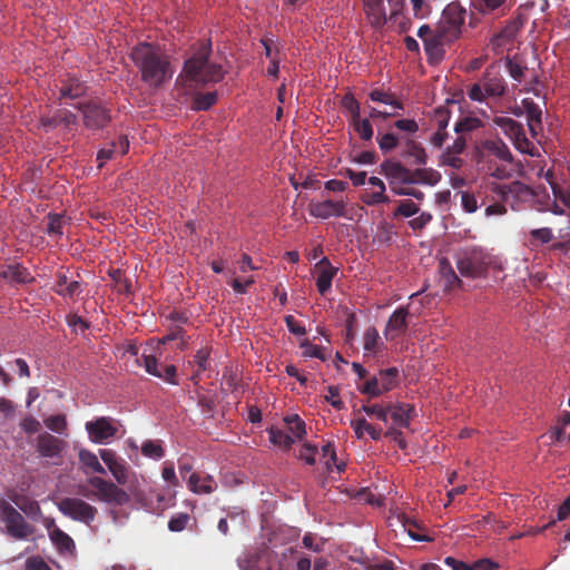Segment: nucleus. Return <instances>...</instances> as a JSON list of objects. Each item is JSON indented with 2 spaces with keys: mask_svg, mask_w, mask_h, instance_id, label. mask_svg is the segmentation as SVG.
Instances as JSON below:
<instances>
[{
  "mask_svg": "<svg viewBox=\"0 0 570 570\" xmlns=\"http://www.w3.org/2000/svg\"><path fill=\"white\" fill-rule=\"evenodd\" d=\"M364 9L372 27L382 28L386 23V12L383 0H364Z\"/></svg>",
  "mask_w": 570,
  "mask_h": 570,
  "instance_id": "obj_22",
  "label": "nucleus"
},
{
  "mask_svg": "<svg viewBox=\"0 0 570 570\" xmlns=\"http://www.w3.org/2000/svg\"><path fill=\"white\" fill-rule=\"evenodd\" d=\"M362 411L367 415H374L384 423L389 421V403L363 405Z\"/></svg>",
  "mask_w": 570,
  "mask_h": 570,
  "instance_id": "obj_43",
  "label": "nucleus"
},
{
  "mask_svg": "<svg viewBox=\"0 0 570 570\" xmlns=\"http://www.w3.org/2000/svg\"><path fill=\"white\" fill-rule=\"evenodd\" d=\"M285 323L288 331L297 336H303L306 334V328L304 325L298 323L293 315L285 316Z\"/></svg>",
  "mask_w": 570,
  "mask_h": 570,
  "instance_id": "obj_64",
  "label": "nucleus"
},
{
  "mask_svg": "<svg viewBox=\"0 0 570 570\" xmlns=\"http://www.w3.org/2000/svg\"><path fill=\"white\" fill-rule=\"evenodd\" d=\"M87 482L95 491L82 489L80 494L86 498H96L98 501L115 505H125L130 501L129 494L111 481L100 476H90Z\"/></svg>",
  "mask_w": 570,
  "mask_h": 570,
  "instance_id": "obj_5",
  "label": "nucleus"
},
{
  "mask_svg": "<svg viewBox=\"0 0 570 570\" xmlns=\"http://www.w3.org/2000/svg\"><path fill=\"white\" fill-rule=\"evenodd\" d=\"M78 456H79V461L82 466V471L86 474H89L92 472L99 473V474H106L105 468L100 464L97 455L94 452L86 450V449H81L79 451Z\"/></svg>",
  "mask_w": 570,
  "mask_h": 570,
  "instance_id": "obj_28",
  "label": "nucleus"
},
{
  "mask_svg": "<svg viewBox=\"0 0 570 570\" xmlns=\"http://www.w3.org/2000/svg\"><path fill=\"white\" fill-rule=\"evenodd\" d=\"M384 436L393 440L401 450H405L407 448V443L403 438L402 431L395 426L389 428L385 431Z\"/></svg>",
  "mask_w": 570,
  "mask_h": 570,
  "instance_id": "obj_61",
  "label": "nucleus"
},
{
  "mask_svg": "<svg viewBox=\"0 0 570 570\" xmlns=\"http://www.w3.org/2000/svg\"><path fill=\"white\" fill-rule=\"evenodd\" d=\"M417 37L423 41L428 62L432 66L439 65L445 57V48L452 43L438 37L430 26L423 24L417 30Z\"/></svg>",
  "mask_w": 570,
  "mask_h": 570,
  "instance_id": "obj_9",
  "label": "nucleus"
},
{
  "mask_svg": "<svg viewBox=\"0 0 570 570\" xmlns=\"http://www.w3.org/2000/svg\"><path fill=\"white\" fill-rule=\"evenodd\" d=\"M412 179H414V184L434 186L441 180V174L433 168H417L412 171Z\"/></svg>",
  "mask_w": 570,
  "mask_h": 570,
  "instance_id": "obj_33",
  "label": "nucleus"
},
{
  "mask_svg": "<svg viewBox=\"0 0 570 570\" xmlns=\"http://www.w3.org/2000/svg\"><path fill=\"white\" fill-rule=\"evenodd\" d=\"M130 58L141 81L151 88H160L175 73L170 56L158 45L139 42L131 49Z\"/></svg>",
  "mask_w": 570,
  "mask_h": 570,
  "instance_id": "obj_1",
  "label": "nucleus"
},
{
  "mask_svg": "<svg viewBox=\"0 0 570 570\" xmlns=\"http://www.w3.org/2000/svg\"><path fill=\"white\" fill-rule=\"evenodd\" d=\"M187 485L190 491L197 494H209L217 489L216 481L208 474L191 473L187 478Z\"/></svg>",
  "mask_w": 570,
  "mask_h": 570,
  "instance_id": "obj_24",
  "label": "nucleus"
},
{
  "mask_svg": "<svg viewBox=\"0 0 570 570\" xmlns=\"http://www.w3.org/2000/svg\"><path fill=\"white\" fill-rule=\"evenodd\" d=\"M141 453L145 456L153 459H160L164 456V450L161 445L155 441H146L142 443Z\"/></svg>",
  "mask_w": 570,
  "mask_h": 570,
  "instance_id": "obj_54",
  "label": "nucleus"
},
{
  "mask_svg": "<svg viewBox=\"0 0 570 570\" xmlns=\"http://www.w3.org/2000/svg\"><path fill=\"white\" fill-rule=\"evenodd\" d=\"M341 106L348 114L350 121L361 117L360 102L355 99L352 92H347L343 96Z\"/></svg>",
  "mask_w": 570,
  "mask_h": 570,
  "instance_id": "obj_40",
  "label": "nucleus"
},
{
  "mask_svg": "<svg viewBox=\"0 0 570 570\" xmlns=\"http://www.w3.org/2000/svg\"><path fill=\"white\" fill-rule=\"evenodd\" d=\"M493 124L501 128L507 137H509L520 153L529 156H538L537 146L530 141L521 124L509 117H495Z\"/></svg>",
  "mask_w": 570,
  "mask_h": 570,
  "instance_id": "obj_8",
  "label": "nucleus"
},
{
  "mask_svg": "<svg viewBox=\"0 0 570 570\" xmlns=\"http://www.w3.org/2000/svg\"><path fill=\"white\" fill-rule=\"evenodd\" d=\"M317 453V448L309 443L303 444L299 451V459L303 460L308 465H314L316 463L315 455Z\"/></svg>",
  "mask_w": 570,
  "mask_h": 570,
  "instance_id": "obj_58",
  "label": "nucleus"
},
{
  "mask_svg": "<svg viewBox=\"0 0 570 570\" xmlns=\"http://www.w3.org/2000/svg\"><path fill=\"white\" fill-rule=\"evenodd\" d=\"M52 543L61 553L72 552L75 550L73 540L61 529L55 528L49 533Z\"/></svg>",
  "mask_w": 570,
  "mask_h": 570,
  "instance_id": "obj_31",
  "label": "nucleus"
},
{
  "mask_svg": "<svg viewBox=\"0 0 570 570\" xmlns=\"http://www.w3.org/2000/svg\"><path fill=\"white\" fill-rule=\"evenodd\" d=\"M479 151L482 157L493 156L501 161L511 164L513 155L507 144L501 139H487L481 141Z\"/></svg>",
  "mask_w": 570,
  "mask_h": 570,
  "instance_id": "obj_15",
  "label": "nucleus"
},
{
  "mask_svg": "<svg viewBox=\"0 0 570 570\" xmlns=\"http://www.w3.org/2000/svg\"><path fill=\"white\" fill-rule=\"evenodd\" d=\"M315 268L318 272L316 286L321 295H324L330 291L333 278L336 276L338 268L334 267L327 257H323L316 265Z\"/></svg>",
  "mask_w": 570,
  "mask_h": 570,
  "instance_id": "obj_16",
  "label": "nucleus"
},
{
  "mask_svg": "<svg viewBox=\"0 0 570 570\" xmlns=\"http://www.w3.org/2000/svg\"><path fill=\"white\" fill-rule=\"evenodd\" d=\"M380 167L381 173L390 179L402 184H414V179H412V170L403 166L400 161L387 159L384 160Z\"/></svg>",
  "mask_w": 570,
  "mask_h": 570,
  "instance_id": "obj_17",
  "label": "nucleus"
},
{
  "mask_svg": "<svg viewBox=\"0 0 570 570\" xmlns=\"http://www.w3.org/2000/svg\"><path fill=\"white\" fill-rule=\"evenodd\" d=\"M179 340L178 348L185 350L188 345L185 338V330L179 324H171L169 332L160 340V343L166 344L171 341Z\"/></svg>",
  "mask_w": 570,
  "mask_h": 570,
  "instance_id": "obj_38",
  "label": "nucleus"
},
{
  "mask_svg": "<svg viewBox=\"0 0 570 570\" xmlns=\"http://www.w3.org/2000/svg\"><path fill=\"white\" fill-rule=\"evenodd\" d=\"M413 11V17L416 19H424L431 12V7L425 0H410Z\"/></svg>",
  "mask_w": 570,
  "mask_h": 570,
  "instance_id": "obj_56",
  "label": "nucleus"
},
{
  "mask_svg": "<svg viewBox=\"0 0 570 570\" xmlns=\"http://www.w3.org/2000/svg\"><path fill=\"white\" fill-rule=\"evenodd\" d=\"M0 520L6 523L7 533L16 540H24L35 532V527L3 498H0Z\"/></svg>",
  "mask_w": 570,
  "mask_h": 570,
  "instance_id": "obj_7",
  "label": "nucleus"
},
{
  "mask_svg": "<svg viewBox=\"0 0 570 570\" xmlns=\"http://www.w3.org/2000/svg\"><path fill=\"white\" fill-rule=\"evenodd\" d=\"M109 471L118 484L125 485L128 482L129 466L124 460L117 462L114 466H110Z\"/></svg>",
  "mask_w": 570,
  "mask_h": 570,
  "instance_id": "obj_47",
  "label": "nucleus"
},
{
  "mask_svg": "<svg viewBox=\"0 0 570 570\" xmlns=\"http://www.w3.org/2000/svg\"><path fill=\"white\" fill-rule=\"evenodd\" d=\"M361 393L367 394L371 397H377L381 394V386L377 376H372L365 384L358 389Z\"/></svg>",
  "mask_w": 570,
  "mask_h": 570,
  "instance_id": "obj_57",
  "label": "nucleus"
},
{
  "mask_svg": "<svg viewBox=\"0 0 570 570\" xmlns=\"http://www.w3.org/2000/svg\"><path fill=\"white\" fill-rule=\"evenodd\" d=\"M377 377L381 386V394H384L393 390L399 384L400 372L397 367H389L386 370H381Z\"/></svg>",
  "mask_w": 570,
  "mask_h": 570,
  "instance_id": "obj_30",
  "label": "nucleus"
},
{
  "mask_svg": "<svg viewBox=\"0 0 570 570\" xmlns=\"http://www.w3.org/2000/svg\"><path fill=\"white\" fill-rule=\"evenodd\" d=\"M456 267L460 274L469 278H479L487 275L491 264V256L485 249L470 246L458 252Z\"/></svg>",
  "mask_w": 570,
  "mask_h": 570,
  "instance_id": "obj_3",
  "label": "nucleus"
},
{
  "mask_svg": "<svg viewBox=\"0 0 570 570\" xmlns=\"http://www.w3.org/2000/svg\"><path fill=\"white\" fill-rule=\"evenodd\" d=\"M87 91V86L85 81L79 80L76 77H69L67 80L62 82V86L59 89L58 99L61 101L63 99H77L82 97Z\"/></svg>",
  "mask_w": 570,
  "mask_h": 570,
  "instance_id": "obj_26",
  "label": "nucleus"
},
{
  "mask_svg": "<svg viewBox=\"0 0 570 570\" xmlns=\"http://www.w3.org/2000/svg\"><path fill=\"white\" fill-rule=\"evenodd\" d=\"M53 289L62 297L73 298L81 293V284L78 281H70L65 272H59Z\"/></svg>",
  "mask_w": 570,
  "mask_h": 570,
  "instance_id": "obj_25",
  "label": "nucleus"
},
{
  "mask_svg": "<svg viewBox=\"0 0 570 570\" xmlns=\"http://www.w3.org/2000/svg\"><path fill=\"white\" fill-rule=\"evenodd\" d=\"M364 350L366 352H375L380 340L379 332L375 327H368L364 333Z\"/></svg>",
  "mask_w": 570,
  "mask_h": 570,
  "instance_id": "obj_55",
  "label": "nucleus"
},
{
  "mask_svg": "<svg viewBox=\"0 0 570 570\" xmlns=\"http://www.w3.org/2000/svg\"><path fill=\"white\" fill-rule=\"evenodd\" d=\"M414 416V406L407 403H389V417L393 421L395 428L410 426V422Z\"/></svg>",
  "mask_w": 570,
  "mask_h": 570,
  "instance_id": "obj_20",
  "label": "nucleus"
},
{
  "mask_svg": "<svg viewBox=\"0 0 570 570\" xmlns=\"http://www.w3.org/2000/svg\"><path fill=\"white\" fill-rule=\"evenodd\" d=\"M16 505L32 520H38L41 517V508L39 503L27 497H18L13 499Z\"/></svg>",
  "mask_w": 570,
  "mask_h": 570,
  "instance_id": "obj_32",
  "label": "nucleus"
},
{
  "mask_svg": "<svg viewBox=\"0 0 570 570\" xmlns=\"http://www.w3.org/2000/svg\"><path fill=\"white\" fill-rule=\"evenodd\" d=\"M268 434H269V441L274 445H278L285 450L291 449V446L295 442V439L291 434L284 432L279 429H276V428H271L268 431Z\"/></svg>",
  "mask_w": 570,
  "mask_h": 570,
  "instance_id": "obj_37",
  "label": "nucleus"
},
{
  "mask_svg": "<svg viewBox=\"0 0 570 570\" xmlns=\"http://www.w3.org/2000/svg\"><path fill=\"white\" fill-rule=\"evenodd\" d=\"M66 218L61 214H48L46 232L49 236H61Z\"/></svg>",
  "mask_w": 570,
  "mask_h": 570,
  "instance_id": "obj_39",
  "label": "nucleus"
},
{
  "mask_svg": "<svg viewBox=\"0 0 570 570\" xmlns=\"http://www.w3.org/2000/svg\"><path fill=\"white\" fill-rule=\"evenodd\" d=\"M59 122L67 129H71L77 125L78 117L76 114L71 112L68 109L58 110Z\"/></svg>",
  "mask_w": 570,
  "mask_h": 570,
  "instance_id": "obj_60",
  "label": "nucleus"
},
{
  "mask_svg": "<svg viewBox=\"0 0 570 570\" xmlns=\"http://www.w3.org/2000/svg\"><path fill=\"white\" fill-rule=\"evenodd\" d=\"M328 394L325 396V400L331 403L333 407L336 410H342L344 407V403L340 399V391L337 386H328L327 387Z\"/></svg>",
  "mask_w": 570,
  "mask_h": 570,
  "instance_id": "obj_63",
  "label": "nucleus"
},
{
  "mask_svg": "<svg viewBox=\"0 0 570 570\" xmlns=\"http://www.w3.org/2000/svg\"><path fill=\"white\" fill-rule=\"evenodd\" d=\"M212 43H202L197 51L185 61L183 72L196 85L219 82L224 79V70L219 63L210 62Z\"/></svg>",
  "mask_w": 570,
  "mask_h": 570,
  "instance_id": "obj_2",
  "label": "nucleus"
},
{
  "mask_svg": "<svg viewBox=\"0 0 570 570\" xmlns=\"http://www.w3.org/2000/svg\"><path fill=\"white\" fill-rule=\"evenodd\" d=\"M407 315L409 311L406 307H399L393 312L385 326L384 334L386 340H394L395 336L405 332L407 327Z\"/></svg>",
  "mask_w": 570,
  "mask_h": 570,
  "instance_id": "obj_19",
  "label": "nucleus"
},
{
  "mask_svg": "<svg viewBox=\"0 0 570 570\" xmlns=\"http://www.w3.org/2000/svg\"><path fill=\"white\" fill-rule=\"evenodd\" d=\"M433 121L435 122L436 129L446 130L450 121V111L444 107L438 108Z\"/></svg>",
  "mask_w": 570,
  "mask_h": 570,
  "instance_id": "obj_59",
  "label": "nucleus"
},
{
  "mask_svg": "<svg viewBox=\"0 0 570 570\" xmlns=\"http://www.w3.org/2000/svg\"><path fill=\"white\" fill-rule=\"evenodd\" d=\"M190 521V515L186 512L174 514L168 521V529L171 532H180L186 529Z\"/></svg>",
  "mask_w": 570,
  "mask_h": 570,
  "instance_id": "obj_49",
  "label": "nucleus"
},
{
  "mask_svg": "<svg viewBox=\"0 0 570 570\" xmlns=\"http://www.w3.org/2000/svg\"><path fill=\"white\" fill-rule=\"evenodd\" d=\"M37 451L43 458L60 459L66 446L65 441L50 433H41L37 440Z\"/></svg>",
  "mask_w": 570,
  "mask_h": 570,
  "instance_id": "obj_14",
  "label": "nucleus"
},
{
  "mask_svg": "<svg viewBox=\"0 0 570 570\" xmlns=\"http://www.w3.org/2000/svg\"><path fill=\"white\" fill-rule=\"evenodd\" d=\"M0 278L14 284H27L33 281L29 271L19 263L0 266Z\"/></svg>",
  "mask_w": 570,
  "mask_h": 570,
  "instance_id": "obj_18",
  "label": "nucleus"
},
{
  "mask_svg": "<svg viewBox=\"0 0 570 570\" xmlns=\"http://www.w3.org/2000/svg\"><path fill=\"white\" fill-rule=\"evenodd\" d=\"M522 104L531 136L537 138L538 134L542 130V110L539 105L531 99H524Z\"/></svg>",
  "mask_w": 570,
  "mask_h": 570,
  "instance_id": "obj_21",
  "label": "nucleus"
},
{
  "mask_svg": "<svg viewBox=\"0 0 570 570\" xmlns=\"http://www.w3.org/2000/svg\"><path fill=\"white\" fill-rule=\"evenodd\" d=\"M504 78L494 68H488L480 82L473 83L469 89V98L482 102L485 98H499L505 94Z\"/></svg>",
  "mask_w": 570,
  "mask_h": 570,
  "instance_id": "obj_6",
  "label": "nucleus"
},
{
  "mask_svg": "<svg viewBox=\"0 0 570 570\" xmlns=\"http://www.w3.org/2000/svg\"><path fill=\"white\" fill-rule=\"evenodd\" d=\"M552 173H547V180L551 185L552 193L556 199L560 200L564 206L570 207V190L562 189L558 184L552 180Z\"/></svg>",
  "mask_w": 570,
  "mask_h": 570,
  "instance_id": "obj_50",
  "label": "nucleus"
},
{
  "mask_svg": "<svg viewBox=\"0 0 570 570\" xmlns=\"http://www.w3.org/2000/svg\"><path fill=\"white\" fill-rule=\"evenodd\" d=\"M43 423L52 432L65 434L67 431V417L65 414L50 415L43 420Z\"/></svg>",
  "mask_w": 570,
  "mask_h": 570,
  "instance_id": "obj_42",
  "label": "nucleus"
},
{
  "mask_svg": "<svg viewBox=\"0 0 570 570\" xmlns=\"http://www.w3.org/2000/svg\"><path fill=\"white\" fill-rule=\"evenodd\" d=\"M370 99L372 101L382 102L385 105L393 106L394 108H397V109H403V104L395 100L393 95L390 92H385V91L375 89L370 92Z\"/></svg>",
  "mask_w": 570,
  "mask_h": 570,
  "instance_id": "obj_44",
  "label": "nucleus"
},
{
  "mask_svg": "<svg viewBox=\"0 0 570 570\" xmlns=\"http://www.w3.org/2000/svg\"><path fill=\"white\" fill-rule=\"evenodd\" d=\"M209 357V351L202 348L197 351L194 356V362L197 365V371L193 374L191 380L197 383L202 372L207 370V363Z\"/></svg>",
  "mask_w": 570,
  "mask_h": 570,
  "instance_id": "obj_48",
  "label": "nucleus"
},
{
  "mask_svg": "<svg viewBox=\"0 0 570 570\" xmlns=\"http://www.w3.org/2000/svg\"><path fill=\"white\" fill-rule=\"evenodd\" d=\"M354 130L358 134L361 139L370 141L373 137V127L368 118L362 119L361 117L351 121Z\"/></svg>",
  "mask_w": 570,
  "mask_h": 570,
  "instance_id": "obj_41",
  "label": "nucleus"
},
{
  "mask_svg": "<svg viewBox=\"0 0 570 570\" xmlns=\"http://www.w3.org/2000/svg\"><path fill=\"white\" fill-rule=\"evenodd\" d=\"M482 127V121L476 117L460 118L454 125L455 134H461L468 138L472 131Z\"/></svg>",
  "mask_w": 570,
  "mask_h": 570,
  "instance_id": "obj_35",
  "label": "nucleus"
},
{
  "mask_svg": "<svg viewBox=\"0 0 570 570\" xmlns=\"http://www.w3.org/2000/svg\"><path fill=\"white\" fill-rule=\"evenodd\" d=\"M285 423L294 439L303 440L306 435L305 422L297 414L286 416Z\"/></svg>",
  "mask_w": 570,
  "mask_h": 570,
  "instance_id": "obj_36",
  "label": "nucleus"
},
{
  "mask_svg": "<svg viewBox=\"0 0 570 570\" xmlns=\"http://www.w3.org/2000/svg\"><path fill=\"white\" fill-rule=\"evenodd\" d=\"M75 107L82 112L83 125L89 129L104 128L110 121L109 111L98 101L78 102Z\"/></svg>",
  "mask_w": 570,
  "mask_h": 570,
  "instance_id": "obj_11",
  "label": "nucleus"
},
{
  "mask_svg": "<svg viewBox=\"0 0 570 570\" xmlns=\"http://www.w3.org/2000/svg\"><path fill=\"white\" fill-rule=\"evenodd\" d=\"M420 207L412 200L405 199L401 200L397 208L394 212V216H403V217H412L417 214Z\"/></svg>",
  "mask_w": 570,
  "mask_h": 570,
  "instance_id": "obj_52",
  "label": "nucleus"
},
{
  "mask_svg": "<svg viewBox=\"0 0 570 570\" xmlns=\"http://www.w3.org/2000/svg\"><path fill=\"white\" fill-rule=\"evenodd\" d=\"M400 156L404 159L413 158V164L419 166H424L428 163V155L424 147L413 139L405 140Z\"/></svg>",
  "mask_w": 570,
  "mask_h": 570,
  "instance_id": "obj_27",
  "label": "nucleus"
},
{
  "mask_svg": "<svg viewBox=\"0 0 570 570\" xmlns=\"http://www.w3.org/2000/svg\"><path fill=\"white\" fill-rule=\"evenodd\" d=\"M402 524L407 534L417 542H430L432 538L429 537L425 531V527L416 520L411 519L410 517H402Z\"/></svg>",
  "mask_w": 570,
  "mask_h": 570,
  "instance_id": "obj_29",
  "label": "nucleus"
},
{
  "mask_svg": "<svg viewBox=\"0 0 570 570\" xmlns=\"http://www.w3.org/2000/svg\"><path fill=\"white\" fill-rule=\"evenodd\" d=\"M217 101V92L208 91V92H196L193 96L191 100V109L193 110H208L212 106H214Z\"/></svg>",
  "mask_w": 570,
  "mask_h": 570,
  "instance_id": "obj_34",
  "label": "nucleus"
},
{
  "mask_svg": "<svg viewBox=\"0 0 570 570\" xmlns=\"http://www.w3.org/2000/svg\"><path fill=\"white\" fill-rule=\"evenodd\" d=\"M361 200L367 206L390 203V198L385 195V191L382 190L365 191L362 195Z\"/></svg>",
  "mask_w": 570,
  "mask_h": 570,
  "instance_id": "obj_51",
  "label": "nucleus"
},
{
  "mask_svg": "<svg viewBox=\"0 0 570 570\" xmlns=\"http://www.w3.org/2000/svg\"><path fill=\"white\" fill-rule=\"evenodd\" d=\"M439 273L444 291H453L463 286L462 279L456 275L448 258L443 257L439 261Z\"/></svg>",
  "mask_w": 570,
  "mask_h": 570,
  "instance_id": "obj_23",
  "label": "nucleus"
},
{
  "mask_svg": "<svg viewBox=\"0 0 570 570\" xmlns=\"http://www.w3.org/2000/svg\"><path fill=\"white\" fill-rule=\"evenodd\" d=\"M377 144L380 149L387 154L399 146V137L395 134L386 132L377 136Z\"/></svg>",
  "mask_w": 570,
  "mask_h": 570,
  "instance_id": "obj_46",
  "label": "nucleus"
},
{
  "mask_svg": "<svg viewBox=\"0 0 570 570\" xmlns=\"http://www.w3.org/2000/svg\"><path fill=\"white\" fill-rule=\"evenodd\" d=\"M507 0H474V7L483 14L491 13L501 8Z\"/></svg>",
  "mask_w": 570,
  "mask_h": 570,
  "instance_id": "obj_53",
  "label": "nucleus"
},
{
  "mask_svg": "<svg viewBox=\"0 0 570 570\" xmlns=\"http://www.w3.org/2000/svg\"><path fill=\"white\" fill-rule=\"evenodd\" d=\"M58 509L65 515L87 524L94 521L97 514V509L94 505L77 498H66L61 500L58 504Z\"/></svg>",
  "mask_w": 570,
  "mask_h": 570,
  "instance_id": "obj_10",
  "label": "nucleus"
},
{
  "mask_svg": "<svg viewBox=\"0 0 570 570\" xmlns=\"http://www.w3.org/2000/svg\"><path fill=\"white\" fill-rule=\"evenodd\" d=\"M86 431L94 443H105L114 438L118 430L114 426L112 419L101 416L94 421H88L86 423Z\"/></svg>",
  "mask_w": 570,
  "mask_h": 570,
  "instance_id": "obj_13",
  "label": "nucleus"
},
{
  "mask_svg": "<svg viewBox=\"0 0 570 570\" xmlns=\"http://www.w3.org/2000/svg\"><path fill=\"white\" fill-rule=\"evenodd\" d=\"M460 155L461 154H452V151L444 149L440 156V165L459 170L464 165V160Z\"/></svg>",
  "mask_w": 570,
  "mask_h": 570,
  "instance_id": "obj_45",
  "label": "nucleus"
},
{
  "mask_svg": "<svg viewBox=\"0 0 570 570\" xmlns=\"http://www.w3.org/2000/svg\"><path fill=\"white\" fill-rule=\"evenodd\" d=\"M466 10L459 2L449 3L433 29L438 37L454 43L462 35Z\"/></svg>",
  "mask_w": 570,
  "mask_h": 570,
  "instance_id": "obj_4",
  "label": "nucleus"
},
{
  "mask_svg": "<svg viewBox=\"0 0 570 570\" xmlns=\"http://www.w3.org/2000/svg\"><path fill=\"white\" fill-rule=\"evenodd\" d=\"M311 216L320 219H328L330 217H347V203L344 199L311 203L308 205Z\"/></svg>",
  "mask_w": 570,
  "mask_h": 570,
  "instance_id": "obj_12",
  "label": "nucleus"
},
{
  "mask_svg": "<svg viewBox=\"0 0 570 570\" xmlns=\"http://www.w3.org/2000/svg\"><path fill=\"white\" fill-rule=\"evenodd\" d=\"M461 205L466 213H474L478 209V200L475 196L469 191L461 194Z\"/></svg>",
  "mask_w": 570,
  "mask_h": 570,
  "instance_id": "obj_62",
  "label": "nucleus"
}]
</instances>
